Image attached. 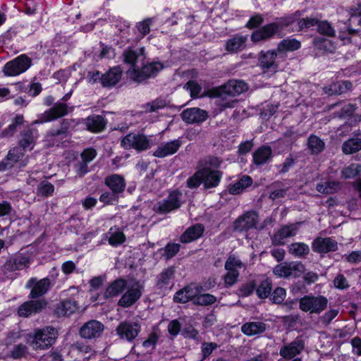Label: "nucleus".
Here are the masks:
<instances>
[{
	"instance_id": "1",
	"label": "nucleus",
	"mask_w": 361,
	"mask_h": 361,
	"mask_svg": "<svg viewBox=\"0 0 361 361\" xmlns=\"http://www.w3.org/2000/svg\"><path fill=\"white\" fill-rule=\"evenodd\" d=\"M58 336V331L51 326L37 329L27 334V341L33 350H45L51 346Z\"/></svg>"
},
{
	"instance_id": "2",
	"label": "nucleus",
	"mask_w": 361,
	"mask_h": 361,
	"mask_svg": "<svg viewBox=\"0 0 361 361\" xmlns=\"http://www.w3.org/2000/svg\"><path fill=\"white\" fill-rule=\"evenodd\" d=\"M154 145L152 135H147L142 133H130L124 136L121 141V146L125 149H134L142 152L149 149Z\"/></svg>"
},
{
	"instance_id": "3",
	"label": "nucleus",
	"mask_w": 361,
	"mask_h": 361,
	"mask_svg": "<svg viewBox=\"0 0 361 361\" xmlns=\"http://www.w3.org/2000/svg\"><path fill=\"white\" fill-rule=\"evenodd\" d=\"M328 303V299L324 295L309 294L299 300V307L302 312L319 314L327 307Z\"/></svg>"
},
{
	"instance_id": "4",
	"label": "nucleus",
	"mask_w": 361,
	"mask_h": 361,
	"mask_svg": "<svg viewBox=\"0 0 361 361\" xmlns=\"http://www.w3.org/2000/svg\"><path fill=\"white\" fill-rule=\"evenodd\" d=\"M116 331L120 338L132 342L141 331L140 320L134 318L124 321L119 324Z\"/></svg>"
},
{
	"instance_id": "5",
	"label": "nucleus",
	"mask_w": 361,
	"mask_h": 361,
	"mask_svg": "<svg viewBox=\"0 0 361 361\" xmlns=\"http://www.w3.org/2000/svg\"><path fill=\"white\" fill-rule=\"evenodd\" d=\"M31 64V59L25 54H21L7 62L4 66L3 72L7 76H16L25 72Z\"/></svg>"
},
{
	"instance_id": "6",
	"label": "nucleus",
	"mask_w": 361,
	"mask_h": 361,
	"mask_svg": "<svg viewBox=\"0 0 361 361\" xmlns=\"http://www.w3.org/2000/svg\"><path fill=\"white\" fill-rule=\"evenodd\" d=\"M164 68L163 63L153 62L145 65L140 71L137 68L129 70L128 75L134 81L140 82L145 79L156 76Z\"/></svg>"
},
{
	"instance_id": "7",
	"label": "nucleus",
	"mask_w": 361,
	"mask_h": 361,
	"mask_svg": "<svg viewBox=\"0 0 361 361\" xmlns=\"http://www.w3.org/2000/svg\"><path fill=\"white\" fill-rule=\"evenodd\" d=\"M305 271V267L301 262H283L276 265L274 269V274L279 277H288L293 276L298 277Z\"/></svg>"
},
{
	"instance_id": "8",
	"label": "nucleus",
	"mask_w": 361,
	"mask_h": 361,
	"mask_svg": "<svg viewBox=\"0 0 361 361\" xmlns=\"http://www.w3.org/2000/svg\"><path fill=\"white\" fill-rule=\"evenodd\" d=\"M127 290L118 302V305L126 308L135 304L142 295V287L139 282L127 286Z\"/></svg>"
},
{
	"instance_id": "9",
	"label": "nucleus",
	"mask_w": 361,
	"mask_h": 361,
	"mask_svg": "<svg viewBox=\"0 0 361 361\" xmlns=\"http://www.w3.org/2000/svg\"><path fill=\"white\" fill-rule=\"evenodd\" d=\"M182 194L178 191L171 192L167 199L159 202L154 205V209L160 214L170 212L180 207Z\"/></svg>"
},
{
	"instance_id": "10",
	"label": "nucleus",
	"mask_w": 361,
	"mask_h": 361,
	"mask_svg": "<svg viewBox=\"0 0 361 361\" xmlns=\"http://www.w3.org/2000/svg\"><path fill=\"white\" fill-rule=\"evenodd\" d=\"M104 330L102 323L97 320H90L85 323L80 329V336L85 339L99 338Z\"/></svg>"
},
{
	"instance_id": "11",
	"label": "nucleus",
	"mask_w": 361,
	"mask_h": 361,
	"mask_svg": "<svg viewBox=\"0 0 361 361\" xmlns=\"http://www.w3.org/2000/svg\"><path fill=\"white\" fill-rule=\"evenodd\" d=\"M312 249L314 252L320 255H324L338 250V243L330 237H318L312 243Z\"/></svg>"
},
{
	"instance_id": "12",
	"label": "nucleus",
	"mask_w": 361,
	"mask_h": 361,
	"mask_svg": "<svg viewBox=\"0 0 361 361\" xmlns=\"http://www.w3.org/2000/svg\"><path fill=\"white\" fill-rule=\"evenodd\" d=\"M68 114V106L63 103H56L52 108L41 114L39 120H36L34 123H42L61 118Z\"/></svg>"
},
{
	"instance_id": "13",
	"label": "nucleus",
	"mask_w": 361,
	"mask_h": 361,
	"mask_svg": "<svg viewBox=\"0 0 361 361\" xmlns=\"http://www.w3.org/2000/svg\"><path fill=\"white\" fill-rule=\"evenodd\" d=\"M304 348V341L300 338H296L292 342L283 345L280 348L279 354L285 360H289L300 354Z\"/></svg>"
},
{
	"instance_id": "14",
	"label": "nucleus",
	"mask_w": 361,
	"mask_h": 361,
	"mask_svg": "<svg viewBox=\"0 0 361 361\" xmlns=\"http://www.w3.org/2000/svg\"><path fill=\"white\" fill-rule=\"evenodd\" d=\"M300 223L286 225L282 226L272 237V243L274 245H281L286 243L288 238L295 236L299 228Z\"/></svg>"
},
{
	"instance_id": "15",
	"label": "nucleus",
	"mask_w": 361,
	"mask_h": 361,
	"mask_svg": "<svg viewBox=\"0 0 361 361\" xmlns=\"http://www.w3.org/2000/svg\"><path fill=\"white\" fill-rule=\"evenodd\" d=\"M201 292V288L195 284H190L176 293L173 300L176 302L185 303L192 300L195 303L196 296Z\"/></svg>"
},
{
	"instance_id": "16",
	"label": "nucleus",
	"mask_w": 361,
	"mask_h": 361,
	"mask_svg": "<svg viewBox=\"0 0 361 361\" xmlns=\"http://www.w3.org/2000/svg\"><path fill=\"white\" fill-rule=\"evenodd\" d=\"M50 286V281L48 278H44L37 281L35 278H31L26 283L25 287L31 288L30 294V298H37L44 295Z\"/></svg>"
},
{
	"instance_id": "17",
	"label": "nucleus",
	"mask_w": 361,
	"mask_h": 361,
	"mask_svg": "<svg viewBox=\"0 0 361 361\" xmlns=\"http://www.w3.org/2000/svg\"><path fill=\"white\" fill-rule=\"evenodd\" d=\"M258 216L256 212H248L236 219L234 223V229L243 231L255 228Z\"/></svg>"
},
{
	"instance_id": "18",
	"label": "nucleus",
	"mask_w": 361,
	"mask_h": 361,
	"mask_svg": "<svg viewBox=\"0 0 361 361\" xmlns=\"http://www.w3.org/2000/svg\"><path fill=\"white\" fill-rule=\"evenodd\" d=\"M24 153L25 150L21 147H13L8 152L3 164L7 169L13 166L17 163H19L22 167L25 166L27 163V159H24Z\"/></svg>"
},
{
	"instance_id": "19",
	"label": "nucleus",
	"mask_w": 361,
	"mask_h": 361,
	"mask_svg": "<svg viewBox=\"0 0 361 361\" xmlns=\"http://www.w3.org/2000/svg\"><path fill=\"white\" fill-rule=\"evenodd\" d=\"M182 119L187 123H199L208 118V113L199 108L185 109L180 114Z\"/></svg>"
},
{
	"instance_id": "20",
	"label": "nucleus",
	"mask_w": 361,
	"mask_h": 361,
	"mask_svg": "<svg viewBox=\"0 0 361 361\" xmlns=\"http://www.w3.org/2000/svg\"><path fill=\"white\" fill-rule=\"evenodd\" d=\"M279 30V25L276 23H271L255 31L251 35V39L254 42L268 39L272 37Z\"/></svg>"
},
{
	"instance_id": "21",
	"label": "nucleus",
	"mask_w": 361,
	"mask_h": 361,
	"mask_svg": "<svg viewBox=\"0 0 361 361\" xmlns=\"http://www.w3.org/2000/svg\"><path fill=\"white\" fill-rule=\"evenodd\" d=\"M47 303L44 300H30L22 304L18 310L20 317H27L40 312Z\"/></svg>"
},
{
	"instance_id": "22",
	"label": "nucleus",
	"mask_w": 361,
	"mask_h": 361,
	"mask_svg": "<svg viewBox=\"0 0 361 361\" xmlns=\"http://www.w3.org/2000/svg\"><path fill=\"white\" fill-rule=\"evenodd\" d=\"M202 175V183L206 188L216 187L221 178V172L217 170H212L209 166L201 169Z\"/></svg>"
},
{
	"instance_id": "23",
	"label": "nucleus",
	"mask_w": 361,
	"mask_h": 361,
	"mask_svg": "<svg viewBox=\"0 0 361 361\" xmlns=\"http://www.w3.org/2000/svg\"><path fill=\"white\" fill-rule=\"evenodd\" d=\"M181 145L182 142L179 139L161 144L156 149L153 155L159 158L172 155L178 150Z\"/></svg>"
},
{
	"instance_id": "24",
	"label": "nucleus",
	"mask_w": 361,
	"mask_h": 361,
	"mask_svg": "<svg viewBox=\"0 0 361 361\" xmlns=\"http://www.w3.org/2000/svg\"><path fill=\"white\" fill-rule=\"evenodd\" d=\"M221 92L228 97H234L247 90V84L243 80H233L221 87Z\"/></svg>"
},
{
	"instance_id": "25",
	"label": "nucleus",
	"mask_w": 361,
	"mask_h": 361,
	"mask_svg": "<svg viewBox=\"0 0 361 361\" xmlns=\"http://www.w3.org/2000/svg\"><path fill=\"white\" fill-rule=\"evenodd\" d=\"M247 40V36L235 35L226 41L225 49L226 51L231 54L241 51L246 47Z\"/></svg>"
},
{
	"instance_id": "26",
	"label": "nucleus",
	"mask_w": 361,
	"mask_h": 361,
	"mask_svg": "<svg viewBox=\"0 0 361 361\" xmlns=\"http://www.w3.org/2000/svg\"><path fill=\"white\" fill-rule=\"evenodd\" d=\"M127 287V281L123 279H118L112 281L106 288L104 298L106 299L117 297Z\"/></svg>"
},
{
	"instance_id": "27",
	"label": "nucleus",
	"mask_w": 361,
	"mask_h": 361,
	"mask_svg": "<svg viewBox=\"0 0 361 361\" xmlns=\"http://www.w3.org/2000/svg\"><path fill=\"white\" fill-rule=\"evenodd\" d=\"M29 263V259L26 255H18L8 259L4 267L6 271H13L27 267Z\"/></svg>"
},
{
	"instance_id": "28",
	"label": "nucleus",
	"mask_w": 361,
	"mask_h": 361,
	"mask_svg": "<svg viewBox=\"0 0 361 361\" xmlns=\"http://www.w3.org/2000/svg\"><path fill=\"white\" fill-rule=\"evenodd\" d=\"M123 61L126 63L132 66V69L136 68L137 63L143 61L145 59L144 49L141 48L137 50L127 49L125 50L123 54Z\"/></svg>"
},
{
	"instance_id": "29",
	"label": "nucleus",
	"mask_w": 361,
	"mask_h": 361,
	"mask_svg": "<svg viewBox=\"0 0 361 361\" xmlns=\"http://www.w3.org/2000/svg\"><path fill=\"white\" fill-rule=\"evenodd\" d=\"M276 54L274 51H261L259 58V65L264 70L276 71L278 66L276 63Z\"/></svg>"
},
{
	"instance_id": "30",
	"label": "nucleus",
	"mask_w": 361,
	"mask_h": 361,
	"mask_svg": "<svg viewBox=\"0 0 361 361\" xmlns=\"http://www.w3.org/2000/svg\"><path fill=\"white\" fill-rule=\"evenodd\" d=\"M104 183L114 194L123 192L126 188V182L123 177L118 174H112L107 176L104 180Z\"/></svg>"
},
{
	"instance_id": "31",
	"label": "nucleus",
	"mask_w": 361,
	"mask_h": 361,
	"mask_svg": "<svg viewBox=\"0 0 361 361\" xmlns=\"http://www.w3.org/2000/svg\"><path fill=\"white\" fill-rule=\"evenodd\" d=\"M87 129L92 133H99L105 129L106 122L100 115H92L85 119Z\"/></svg>"
},
{
	"instance_id": "32",
	"label": "nucleus",
	"mask_w": 361,
	"mask_h": 361,
	"mask_svg": "<svg viewBox=\"0 0 361 361\" xmlns=\"http://www.w3.org/2000/svg\"><path fill=\"white\" fill-rule=\"evenodd\" d=\"M266 330L267 324L262 322H246L241 326L242 332L248 336L263 334Z\"/></svg>"
},
{
	"instance_id": "33",
	"label": "nucleus",
	"mask_w": 361,
	"mask_h": 361,
	"mask_svg": "<svg viewBox=\"0 0 361 361\" xmlns=\"http://www.w3.org/2000/svg\"><path fill=\"white\" fill-rule=\"evenodd\" d=\"M121 75L122 71L120 67H114L102 75L101 82L104 87L114 86L120 80Z\"/></svg>"
},
{
	"instance_id": "34",
	"label": "nucleus",
	"mask_w": 361,
	"mask_h": 361,
	"mask_svg": "<svg viewBox=\"0 0 361 361\" xmlns=\"http://www.w3.org/2000/svg\"><path fill=\"white\" fill-rule=\"evenodd\" d=\"M37 138V131L34 129H27L21 133V137L19 140V147L24 150L26 148L32 149L35 144V140Z\"/></svg>"
},
{
	"instance_id": "35",
	"label": "nucleus",
	"mask_w": 361,
	"mask_h": 361,
	"mask_svg": "<svg viewBox=\"0 0 361 361\" xmlns=\"http://www.w3.org/2000/svg\"><path fill=\"white\" fill-rule=\"evenodd\" d=\"M204 230V226L199 224L188 228L180 236V242L188 243L197 240L202 235Z\"/></svg>"
},
{
	"instance_id": "36",
	"label": "nucleus",
	"mask_w": 361,
	"mask_h": 361,
	"mask_svg": "<svg viewBox=\"0 0 361 361\" xmlns=\"http://www.w3.org/2000/svg\"><path fill=\"white\" fill-rule=\"evenodd\" d=\"M353 87V84L349 80H343L334 82L324 87V91L329 94H341L349 90Z\"/></svg>"
},
{
	"instance_id": "37",
	"label": "nucleus",
	"mask_w": 361,
	"mask_h": 361,
	"mask_svg": "<svg viewBox=\"0 0 361 361\" xmlns=\"http://www.w3.org/2000/svg\"><path fill=\"white\" fill-rule=\"evenodd\" d=\"M272 150L270 147L262 146L253 154L254 163L257 165H262L270 159Z\"/></svg>"
},
{
	"instance_id": "38",
	"label": "nucleus",
	"mask_w": 361,
	"mask_h": 361,
	"mask_svg": "<svg viewBox=\"0 0 361 361\" xmlns=\"http://www.w3.org/2000/svg\"><path fill=\"white\" fill-rule=\"evenodd\" d=\"M78 305L74 300H66L61 302L56 309L59 316H68L78 310Z\"/></svg>"
},
{
	"instance_id": "39",
	"label": "nucleus",
	"mask_w": 361,
	"mask_h": 361,
	"mask_svg": "<svg viewBox=\"0 0 361 361\" xmlns=\"http://www.w3.org/2000/svg\"><path fill=\"white\" fill-rule=\"evenodd\" d=\"M175 269L173 267H168L157 276V286L159 288L163 289L169 286L171 281L174 276Z\"/></svg>"
},
{
	"instance_id": "40",
	"label": "nucleus",
	"mask_w": 361,
	"mask_h": 361,
	"mask_svg": "<svg viewBox=\"0 0 361 361\" xmlns=\"http://www.w3.org/2000/svg\"><path fill=\"white\" fill-rule=\"evenodd\" d=\"M360 150H361V137L348 139L342 145V152L345 154H352Z\"/></svg>"
},
{
	"instance_id": "41",
	"label": "nucleus",
	"mask_w": 361,
	"mask_h": 361,
	"mask_svg": "<svg viewBox=\"0 0 361 361\" xmlns=\"http://www.w3.org/2000/svg\"><path fill=\"white\" fill-rule=\"evenodd\" d=\"M325 143L319 137L311 135L307 140V147L312 154H318L324 149Z\"/></svg>"
},
{
	"instance_id": "42",
	"label": "nucleus",
	"mask_w": 361,
	"mask_h": 361,
	"mask_svg": "<svg viewBox=\"0 0 361 361\" xmlns=\"http://www.w3.org/2000/svg\"><path fill=\"white\" fill-rule=\"evenodd\" d=\"M288 252L296 257H303L309 254L310 247L304 243H293L288 246Z\"/></svg>"
},
{
	"instance_id": "43",
	"label": "nucleus",
	"mask_w": 361,
	"mask_h": 361,
	"mask_svg": "<svg viewBox=\"0 0 361 361\" xmlns=\"http://www.w3.org/2000/svg\"><path fill=\"white\" fill-rule=\"evenodd\" d=\"M252 183V178L248 176H243L240 180H238L236 183H233L229 188V192L231 194H239L245 188L251 185Z\"/></svg>"
},
{
	"instance_id": "44",
	"label": "nucleus",
	"mask_w": 361,
	"mask_h": 361,
	"mask_svg": "<svg viewBox=\"0 0 361 361\" xmlns=\"http://www.w3.org/2000/svg\"><path fill=\"white\" fill-rule=\"evenodd\" d=\"M107 235L109 243L114 247L120 245L126 240V235L118 229L111 228Z\"/></svg>"
},
{
	"instance_id": "45",
	"label": "nucleus",
	"mask_w": 361,
	"mask_h": 361,
	"mask_svg": "<svg viewBox=\"0 0 361 361\" xmlns=\"http://www.w3.org/2000/svg\"><path fill=\"white\" fill-rule=\"evenodd\" d=\"M217 98L215 103L219 106L221 110L226 109L227 108H234L236 102L231 98H227L228 95L221 92V89L217 91Z\"/></svg>"
},
{
	"instance_id": "46",
	"label": "nucleus",
	"mask_w": 361,
	"mask_h": 361,
	"mask_svg": "<svg viewBox=\"0 0 361 361\" xmlns=\"http://www.w3.org/2000/svg\"><path fill=\"white\" fill-rule=\"evenodd\" d=\"M300 47V42L295 39L287 38L282 40L278 45L280 51H293Z\"/></svg>"
},
{
	"instance_id": "47",
	"label": "nucleus",
	"mask_w": 361,
	"mask_h": 361,
	"mask_svg": "<svg viewBox=\"0 0 361 361\" xmlns=\"http://www.w3.org/2000/svg\"><path fill=\"white\" fill-rule=\"evenodd\" d=\"M361 173V164H351L341 171V176L345 179L354 178Z\"/></svg>"
},
{
	"instance_id": "48",
	"label": "nucleus",
	"mask_w": 361,
	"mask_h": 361,
	"mask_svg": "<svg viewBox=\"0 0 361 361\" xmlns=\"http://www.w3.org/2000/svg\"><path fill=\"white\" fill-rule=\"evenodd\" d=\"M67 138L66 131L63 129L52 130L47 135V140L53 145H58L59 143Z\"/></svg>"
},
{
	"instance_id": "49",
	"label": "nucleus",
	"mask_w": 361,
	"mask_h": 361,
	"mask_svg": "<svg viewBox=\"0 0 361 361\" xmlns=\"http://www.w3.org/2000/svg\"><path fill=\"white\" fill-rule=\"evenodd\" d=\"M271 290V282L268 279H265L258 286L256 293L259 298H267L270 295Z\"/></svg>"
},
{
	"instance_id": "50",
	"label": "nucleus",
	"mask_w": 361,
	"mask_h": 361,
	"mask_svg": "<svg viewBox=\"0 0 361 361\" xmlns=\"http://www.w3.org/2000/svg\"><path fill=\"white\" fill-rule=\"evenodd\" d=\"M54 186L47 180L42 181L37 188V193L42 197H48L53 194Z\"/></svg>"
},
{
	"instance_id": "51",
	"label": "nucleus",
	"mask_w": 361,
	"mask_h": 361,
	"mask_svg": "<svg viewBox=\"0 0 361 361\" xmlns=\"http://www.w3.org/2000/svg\"><path fill=\"white\" fill-rule=\"evenodd\" d=\"M24 123V118L23 115H16L13 119L12 123L4 130V134L5 135H13L16 131L18 126H20Z\"/></svg>"
},
{
	"instance_id": "52",
	"label": "nucleus",
	"mask_w": 361,
	"mask_h": 361,
	"mask_svg": "<svg viewBox=\"0 0 361 361\" xmlns=\"http://www.w3.org/2000/svg\"><path fill=\"white\" fill-rule=\"evenodd\" d=\"M216 301L214 295L209 293L201 294L200 293L195 299V305H209L214 304Z\"/></svg>"
},
{
	"instance_id": "53",
	"label": "nucleus",
	"mask_w": 361,
	"mask_h": 361,
	"mask_svg": "<svg viewBox=\"0 0 361 361\" xmlns=\"http://www.w3.org/2000/svg\"><path fill=\"white\" fill-rule=\"evenodd\" d=\"M243 267V262L235 255H230L225 263L226 270H239Z\"/></svg>"
},
{
	"instance_id": "54",
	"label": "nucleus",
	"mask_w": 361,
	"mask_h": 361,
	"mask_svg": "<svg viewBox=\"0 0 361 361\" xmlns=\"http://www.w3.org/2000/svg\"><path fill=\"white\" fill-rule=\"evenodd\" d=\"M152 22L153 19L148 18L136 24V28L137 29L138 32L141 35V37H144V36L150 32V25Z\"/></svg>"
},
{
	"instance_id": "55",
	"label": "nucleus",
	"mask_w": 361,
	"mask_h": 361,
	"mask_svg": "<svg viewBox=\"0 0 361 361\" xmlns=\"http://www.w3.org/2000/svg\"><path fill=\"white\" fill-rule=\"evenodd\" d=\"M286 295V291L284 288H276L271 295V300L274 303L281 304L283 302Z\"/></svg>"
},
{
	"instance_id": "56",
	"label": "nucleus",
	"mask_w": 361,
	"mask_h": 361,
	"mask_svg": "<svg viewBox=\"0 0 361 361\" xmlns=\"http://www.w3.org/2000/svg\"><path fill=\"white\" fill-rule=\"evenodd\" d=\"M318 32L322 35L332 37L334 35L335 30L327 21H319L318 23Z\"/></svg>"
},
{
	"instance_id": "57",
	"label": "nucleus",
	"mask_w": 361,
	"mask_h": 361,
	"mask_svg": "<svg viewBox=\"0 0 361 361\" xmlns=\"http://www.w3.org/2000/svg\"><path fill=\"white\" fill-rule=\"evenodd\" d=\"M201 183H202V175L201 169H200L192 176L188 179L187 185L190 188H196Z\"/></svg>"
},
{
	"instance_id": "58",
	"label": "nucleus",
	"mask_w": 361,
	"mask_h": 361,
	"mask_svg": "<svg viewBox=\"0 0 361 361\" xmlns=\"http://www.w3.org/2000/svg\"><path fill=\"white\" fill-rule=\"evenodd\" d=\"M227 273L224 276V279L226 286H231L236 283L239 276L238 270H226Z\"/></svg>"
},
{
	"instance_id": "59",
	"label": "nucleus",
	"mask_w": 361,
	"mask_h": 361,
	"mask_svg": "<svg viewBox=\"0 0 361 361\" xmlns=\"http://www.w3.org/2000/svg\"><path fill=\"white\" fill-rule=\"evenodd\" d=\"M185 88H186L190 92V96L192 97H197L202 90V87L194 80L188 81L185 84Z\"/></svg>"
},
{
	"instance_id": "60",
	"label": "nucleus",
	"mask_w": 361,
	"mask_h": 361,
	"mask_svg": "<svg viewBox=\"0 0 361 361\" xmlns=\"http://www.w3.org/2000/svg\"><path fill=\"white\" fill-rule=\"evenodd\" d=\"M338 312L339 311L338 309H331L326 312L320 318L322 323L325 325H329L338 314Z\"/></svg>"
},
{
	"instance_id": "61",
	"label": "nucleus",
	"mask_w": 361,
	"mask_h": 361,
	"mask_svg": "<svg viewBox=\"0 0 361 361\" xmlns=\"http://www.w3.org/2000/svg\"><path fill=\"white\" fill-rule=\"evenodd\" d=\"M299 18V14L298 12L278 19V23H276L279 25V28L281 27H287L292 24L294 21L298 20Z\"/></svg>"
},
{
	"instance_id": "62",
	"label": "nucleus",
	"mask_w": 361,
	"mask_h": 361,
	"mask_svg": "<svg viewBox=\"0 0 361 361\" xmlns=\"http://www.w3.org/2000/svg\"><path fill=\"white\" fill-rule=\"evenodd\" d=\"M27 352V348L24 344L15 345L11 351V357L14 359H18L24 357Z\"/></svg>"
},
{
	"instance_id": "63",
	"label": "nucleus",
	"mask_w": 361,
	"mask_h": 361,
	"mask_svg": "<svg viewBox=\"0 0 361 361\" xmlns=\"http://www.w3.org/2000/svg\"><path fill=\"white\" fill-rule=\"evenodd\" d=\"M96 156L97 152L93 148L85 149L80 154L82 161L87 164L91 162L96 157Z\"/></svg>"
},
{
	"instance_id": "64",
	"label": "nucleus",
	"mask_w": 361,
	"mask_h": 361,
	"mask_svg": "<svg viewBox=\"0 0 361 361\" xmlns=\"http://www.w3.org/2000/svg\"><path fill=\"white\" fill-rule=\"evenodd\" d=\"M180 250V245L178 243H169L164 250V254L167 259H170L176 255Z\"/></svg>"
}]
</instances>
